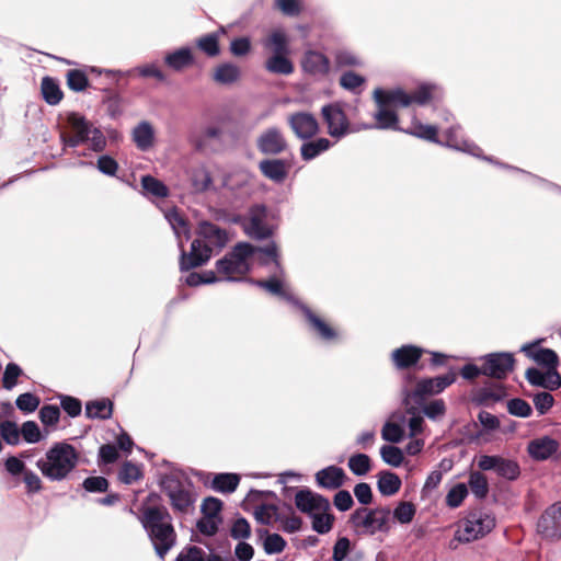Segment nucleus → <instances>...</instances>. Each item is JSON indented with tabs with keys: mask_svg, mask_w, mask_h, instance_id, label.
Here are the masks:
<instances>
[{
	"mask_svg": "<svg viewBox=\"0 0 561 561\" xmlns=\"http://www.w3.org/2000/svg\"><path fill=\"white\" fill-rule=\"evenodd\" d=\"M438 92L439 89L434 84H421L413 94H408L402 89H375L374 100L377 104V111L373 114L375 123L360 124L354 127V130L358 131L371 128L400 129L419 138L437 141V128L433 125L421 124L415 116L412 117L410 126L407 128H400L398 115L396 114L394 108L399 106H409L412 103L425 104L433 98L437 96Z\"/></svg>",
	"mask_w": 561,
	"mask_h": 561,
	"instance_id": "nucleus-1",
	"label": "nucleus"
},
{
	"mask_svg": "<svg viewBox=\"0 0 561 561\" xmlns=\"http://www.w3.org/2000/svg\"><path fill=\"white\" fill-rule=\"evenodd\" d=\"M256 256L261 264L274 263L278 266L277 249L275 244L266 248H255L250 243H238L233 250L216 264L219 277L217 280L237 282L250 271V261Z\"/></svg>",
	"mask_w": 561,
	"mask_h": 561,
	"instance_id": "nucleus-2",
	"label": "nucleus"
},
{
	"mask_svg": "<svg viewBox=\"0 0 561 561\" xmlns=\"http://www.w3.org/2000/svg\"><path fill=\"white\" fill-rule=\"evenodd\" d=\"M78 461L77 449L66 442H59L47 449L45 455L36 461V467L48 480L61 481L73 471Z\"/></svg>",
	"mask_w": 561,
	"mask_h": 561,
	"instance_id": "nucleus-3",
	"label": "nucleus"
},
{
	"mask_svg": "<svg viewBox=\"0 0 561 561\" xmlns=\"http://www.w3.org/2000/svg\"><path fill=\"white\" fill-rule=\"evenodd\" d=\"M197 233L199 239L193 241L190 254L181 253V270L203 265L211 256L213 248H222L227 242L226 232L208 221L199 224Z\"/></svg>",
	"mask_w": 561,
	"mask_h": 561,
	"instance_id": "nucleus-4",
	"label": "nucleus"
},
{
	"mask_svg": "<svg viewBox=\"0 0 561 561\" xmlns=\"http://www.w3.org/2000/svg\"><path fill=\"white\" fill-rule=\"evenodd\" d=\"M141 522L157 553L163 559L175 542V533L170 514L165 508L149 507L145 511Z\"/></svg>",
	"mask_w": 561,
	"mask_h": 561,
	"instance_id": "nucleus-5",
	"label": "nucleus"
},
{
	"mask_svg": "<svg viewBox=\"0 0 561 561\" xmlns=\"http://www.w3.org/2000/svg\"><path fill=\"white\" fill-rule=\"evenodd\" d=\"M67 123L72 135L61 134V140L65 146L77 147L82 142H89L93 151H102L106 146V139L102 131L88 122L78 113H69Z\"/></svg>",
	"mask_w": 561,
	"mask_h": 561,
	"instance_id": "nucleus-6",
	"label": "nucleus"
},
{
	"mask_svg": "<svg viewBox=\"0 0 561 561\" xmlns=\"http://www.w3.org/2000/svg\"><path fill=\"white\" fill-rule=\"evenodd\" d=\"M351 522L355 529L364 535L388 533L391 525V512L386 507L358 508L352 514Z\"/></svg>",
	"mask_w": 561,
	"mask_h": 561,
	"instance_id": "nucleus-7",
	"label": "nucleus"
},
{
	"mask_svg": "<svg viewBox=\"0 0 561 561\" xmlns=\"http://www.w3.org/2000/svg\"><path fill=\"white\" fill-rule=\"evenodd\" d=\"M495 526V520L488 514H472L460 520L457 525L454 539L450 541V548L456 549L455 542L467 543L477 540Z\"/></svg>",
	"mask_w": 561,
	"mask_h": 561,
	"instance_id": "nucleus-8",
	"label": "nucleus"
},
{
	"mask_svg": "<svg viewBox=\"0 0 561 561\" xmlns=\"http://www.w3.org/2000/svg\"><path fill=\"white\" fill-rule=\"evenodd\" d=\"M537 531L548 539L561 538V502L546 508L538 519Z\"/></svg>",
	"mask_w": 561,
	"mask_h": 561,
	"instance_id": "nucleus-9",
	"label": "nucleus"
},
{
	"mask_svg": "<svg viewBox=\"0 0 561 561\" xmlns=\"http://www.w3.org/2000/svg\"><path fill=\"white\" fill-rule=\"evenodd\" d=\"M243 228L248 236L256 239H263L272 233V228L267 224V211L264 206H254L250 209L248 217L243 221Z\"/></svg>",
	"mask_w": 561,
	"mask_h": 561,
	"instance_id": "nucleus-10",
	"label": "nucleus"
},
{
	"mask_svg": "<svg viewBox=\"0 0 561 561\" xmlns=\"http://www.w3.org/2000/svg\"><path fill=\"white\" fill-rule=\"evenodd\" d=\"M482 375L502 379L513 370L514 357L511 353H493L483 357Z\"/></svg>",
	"mask_w": 561,
	"mask_h": 561,
	"instance_id": "nucleus-11",
	"label": "nucleus"
},
{
	"mask_svg": "<svg viewBox=\"0 0 561 561\" xmlns=\"http://www.w3.org/2000/svg\"><path fill=\"white\" fill-rule=\"evenodd\" d=\"M322 115L328 125V133L332 137L340 138L348 131L347 118L337 104L323 106Z\"/></svg>",
	"mask_w": 561,
	"mask_h": 561,
	"instance_id": "nucleus-12",
	"label": "nucleus"
},
{
	"mask_svg": "<svg viewBox=\"0 0 561 561\" xmlns=\"http://www.w3.org/2000/svg\"><path fill=\"white\" fill-rule=\"evenodd\" d=\"M456 380V374L450 371L444 376L430 379H422L417 382L413 396L422 400L425 396L437 394L450 386Z\"/></svg>",
	"mask_w": 561,
	"mask_h": 561,
	"instance_id": "nucleus-13",
	"label": "nucleus"
},
{
	"mask_svg": "<svg viewBox=\"0 0 561 561\" xmlns=\"http://www.w3.org/2000/svg\"><path fill=\"white\" fill-rule=\"evenodd\" d=\"M301 68L311 77L323 78L330 71V61L322 53L309 49L301 58Z\"/></svg>",
	"mask_w": 561,
	"mask_h": 561,
	"instance_id": "nucleus-14",
	"label": "nucleus"
},
{
	"mask_svg": "<svg viewBox=\"0 0 561 561\" xmlns=\"http://www.w3.org/2000/svg\"><path fill=\"white\" fill-rule=\"evenodd\" d=\"M289 125L298 138L308 139L319 130L316 117L307 112H299L290 115Z\"/></svg>",
	"mask_w": 561,
	"mask_h": 561,
	"instance_id": "nucleus-15",
	"label": "nucleus"
},
{
	"mask_svg": "<svg viewBox=\"0 0 561 561\" xmlns=\"http://www.w3.org/2000/svg\"><path fill=\"white\" fill-rule=\"evenodd\" d=\"M295 503L298 510L310 516L316 512L329 511L330 503L323 496L309 490H301L295 496Z\"/></svg>",
	"mask_w": 561,
	"mask_h": 561,
	"instance_id": "nucleus-16",
	"label": "nucleus"
},
{
	"mask_svg": "<svg viewBox=\"0 0 561 561\" xmlns=\"http://www.w3.org/2000/svg\"><path fill=\"white\" fill-rule=\"evenodd\" d=\"M165 490L173 508L185 512L194 502L190 489L175 480H169Z\"/></svg>",
	"mask_w": 561,
	"mask_h": 561,
	"instance_id": "nucleus-17",
	"label": "nucleus"
},
{
	"mask_svg": "<svg viewBox=\"0 0 561 561\" xmlns=\"http://www.w3.org/2000/svg\"><path fill=\"white\" fill-rule=\"evenodd\" d=\"M526 378L531 385L549 390H556L561 387V376L557 369L541 371L537 368H529L526 371Z\"/></svg>",
	"mask_w": 561,
	"mask_h": 561,
	"instance_id": "nucleus-18",
	"label": "nucleus"
},
{
	"mask_svg": "<svg viewBox=\"0 0 561 561\" xmlns=\"http://www.w3.org/2000/svg\"><path fill=\"white\" fill-rule=\"evenodd\" d=\"M259 149L267 154H277L286 148V140L276 128H270L257 139Z\"/></svg>",
	"mask_w": 561,
	"mask_h": 561,
	"instance_id": "nucleus-19",
	"label": "nucleus"
},
{
	"mask_svg": "<svg viewBox=\"0 0 561 561\" xmlns=\"http://www.w3.org/2000/svg\"><path fill=\"white\" fill-rule=\"evenodd\" d=\"M522 352L547 369H557L559 358L554 351L550 348H536L535 345L527 344L522 347Z\"/></svg>",
	"mask_w": 561,
	"mask_h": 561,
	"instance_id": "nucleus-20",
	"label": "nucleus"
},
{
	"mask_svg": "<svg viewBox=\"0 0 561 561\" xmlns=\"http://www.w3.org/2000/svg\"><path fill=\"white\" fill-rule=\"evenodd\" d=\"M558 442L548 436L539 437L528 444V453L536 460H546L558 449Z\"/></svg>",
	"mask_w": 561,
	"mask_h": 561,
	"instance_id": "nucleus-21",
	"label": "nucleus"
},
{
	"mask_svg": "<svg viewBox=\"0 0 561 561\" xmlns=\"http://www.w3.org/2000/svg\"><path fill=\"white\" fill-rule=\"evenodd\" d=\"M345 473L342 468L330 466L316 474L318 484L325 489H337L344 482Z\"/></svg>",
	"mask_w": 561,
	"mask_h": 561,
	"instance_id": "nucleus-22",
	"label": "nucleus"
},
{
	"mask_svg": "<svg viewBox=\"0 0 561 561\" xmlns=\"http://www.w3.org/2000/svg\"><path fill=\"white\" fill-rule=\"evenodd\" d=\"M263 46L272 54H290L289 38L280 28L272 31L263 41Z\"/></svg>",
	"mask_w": 561,
	"mask_h": 561,
	"instance_id": "nucleus-23",
	"label": "nucleus"
},
{
	"mask_svg": "<svg viewBox=\"0 0 561 561\" xmlns=\"http://www.w3.org/2000/svg\"><path fill=\"white\" fill-rule=\"evenodd\" d=\"M404 416L393 414L388 420L381 431V436L385 440L390 443H399L404 436Z\"/></svg>",
	"mask_w": 561,
	"mask_h": 561,
	"instance_id": "nucleus-24",
	"label": "nucleus"
},
{
	"mask_svg": "<svg viewBox=\"0 0 561 561\" xmlns=\"http://www.w3.org/2000/svg\"><path fill=\"white\" fill-rule=\"evenodd\" d=\"M289 54H272L265 61V69L271 73L288 76L294 72Z\"/></svg>",
	"mask_w": 561,
	"mask_h": 561,
	"instance_id": "nucleus-25",
	"label": "nucleus"
},
{
	"mask_svg": "<svg viewBox=\"0 0 561 561\" xmlns=\"http://www.w3.org/2000/svg\"><path fill=\"white\" fill-rule=\"evenodd\" d=\"M422 355V350L415 346H402L392 353V359L397 367L405 368L415 364Z\"/></svg>",
	"mask_w": 561,
	"mask_h": 561,
	"instance_id": "nucleus-26",
	"label": "nucleus"
},
{
	"mask_svg": "<svg viewBox=\"0 0 561 561\" xmlns=\"http://www.w3.org/2000/svg\"><path fill=\"white\" fill-rule=\"evenodd\" d=\"M133 139L140 150H148L154 140L153 127L148 122H141L134 128Z\"/></svg>",
	"mask_w": 561,
	"mask_h": 561,
	"instance_id": "nucleus-27",
	"label": "nucleus"
},
{
	"mask_svg": "<svg viewBox=\"0 0 561 561\" xmlns=\"http://www.w3.org/2000/svg\"><path fill=\"white\" fill-rule=\"evenodd\" d=\"M165 64L179 71L185 67L191 66L194 62V57L192 54V49L187 47H182L171 54H168L164 58Z\"/></svg>",
	"mask_w": 561,
	"mask_h": 561,
	"instance_id": "nucleus-28",
	"label": "nucleus"
},
{
	"mask_svg": "<svg viewBox=\"0 0 561 561\" xmlns=\"http://www.w3.org/2000/svg\"><path fill=\"white\" fill-rule=\"evenodd\" d=\"M190 181L194 192L202 193L207 191L211 185V176L204 165H198L190 171Z\"/></svg>",
	"mask_w": 561,
	"mask_h": 561,
	"instance_id": "nucleus-29",
	"label": "nucleus"
},
{
	"mask_svg": "<svg viewBox=\"0 0 561 561\" xmlns=\"http://www.w3.org/2000/svg\"><path fill=\"white\" fill-rule=\"evenodd\" d=\"M260 170L274 182H283L287 175L285 163L280 160H264L260 163Z\"/></svg>",
	"mask_w": 561,
	"mask_h": 561,
	"instance_id": "nucleus-30",
	"label": "nucleus"
},
{
	"mask_svg": "<svg viewBox=\"0 0 561 561\" xmlns=\"http://www.w3.org/2000/svg\"><path fill=\"white\" fill-rule=\"evenodd\" d=\"M165 219L168 220V222L170 224L174 231V234L179 239V247L181 251L184 252L183 242L181 238L184 237L186 240L188 239V228L186 221L175 209L168 211L165 214Z\"/></svg>",
	"mask_w": 561,
	"mask_h": 561,
	"instance_id": "nucleus-31",
	"label": "nucleus"
},
{
	"mask_svg": "<svg viewBox=\"0 0 561 561\" xmlns=\"http://www.w3.org/2000/svg\"><path fill=\"white\" fill-rule=\"evenodd\" d=\"M401 488L400 478L390 471H381L378 479V490L382 495H393Z\"/></svg>",
	"mask_w": 561,
	"mask_h": 561,
	"instance_id": "nucleus-32",
	"label": "nucleus"
},
{
	"mask_svg": "<svg viewBox=\"0 0 561 561\" xmlns=\"http://www.w3.org/2000/svg\"><path fill=\"white\" fill-rule=\"evenodd\" d=\"M240 482V478L236 473H219L213 479V488L218 492L231 493Z\"/></svg>",
	"mask_w": 561,
	"mask_h": 561,
	"instance_id": "nucleus-33",
	"label": "nucleus"
},
{
	"mask_svg": "<svg viewBox=\"0 0 561 561\" xmlns=\"http://www.w3.org/2000/svg\"><path fill=\"white\" fill-rule=\"evenodd\" d=\"M240 77V70L232 64H224L216 68L214 80L221 84H230L236 82Z\"/></svg>",
	"mask_w": 561,
	"mask_h": 561,
	"instance_id": "nucleus-34",
	"label": "nucleus"
},
{
	"mask_svg": "<svg viewBox=\"0 0 561 561\" xmlns=\"http://www.w3.org/2000/svg\"><path fill=\"white\" fill-rule=\"evenodd\" d=\"M42 94L44 100L50 105L58 104L62 99V92L59 85L49 77L44 78L42 81Z\"/></svg>",
	"mask_w": 561,
	"mask_h": 561,
	"instance_id": "nucleus-35",
	"label": "nucleus"
},
{
	"mask_svg": "<svg viewBox=\"0 0 561 561\" xmlns=\"http://www.w3.org/2000/svg\"><path fill=\"white\" fill-rule=\"evenodd\" d=\"M330 146L331 142L327 138H319L314 141L306 142L301 146V156L305 160H311L328 150Z\"/></svg>",
	"mask_w": 561,
	"mask_h": 561,
	"instance_id": "nucleus-36",
	"label": "nucleus"
},
{
	"mask_svg": "<svg viewBox=\"0 0 561 561\" xmlns=\"http://www.w3.org/2000/svg\"><path fill=\"white\" fill-rule=\"evenodd\" d=\"M468 483L476 497L483 499L486 496L489 492V484L484 474L479 471L471 472Z\"/></svg>",
	"mask_w": 561,
	"mask_h": 561,
	"instance_id": "nucleus-37",
	"label": "nucleus"
},
{
	"mask_svg": "<svg viewBox=\"0 0 561 561\" xmlns=\"http://www.w3.org/2000/svg\"><path fill=\"white\" fill-rule=\"evenodd\" d=\"M255 284L273 295H277L286 299H289L290 297L285 283L277 276L271 277L267 280H257Z\"/></svg>",
	"mask_w": 561,
	"mask_h": 561,
	"instance_id": "nucleus-38",
	"label": "nucleus"
},
{
	"mask_svg": "<svg viewBox=\"0 0 561 561\" xmlns=\"http://www.w3.org/2000/svg\"><path fill=\"white\" fill-rule=\"evenodd\" d=\"M85 413L92 419H107L112 414V404L105 400L93 401L87 404Z\"/></svg>",
	"mask_w": 561,
	"mask_h": 561,
	"instance_id": "nucleus-39",
	"label": "nucleus"
},
{
	"mask_svg": "<svg viewBox=\"0 0 561 561\" xmlns=\"http://www.w3.org/2000/svg\"><path fill=\"white\" fill-rule=\"evenodd\" d=\"M381 459L389 466L398 468L404 460V455L399 447L392 445H383L380 448Z\"/></svg>",
	"mask_w": 561,
	"mask_h": 561,
	"instance_id": "nucleus-40",
	"label": "nucleus"
},
{
	"mask_svg": "<svg viewBox=\"0 0 561 561\" xmlns=\"http://www.w3.org/2000/svg\"><path fill=\"white\" fill-rule=\"evenodd\" d=\"M348 468L355 476H365L370 471V458L365 454H356L350 457Z\"/></svg>",
	"mask_w": 561,
	"mask_h": 561,
	"instance_id": "nucleus-41",
	"label": "nucleus"
},
{
	"mask_svg": "<svg viewBox=\"0 0 561 561\" xmlns=\"http://www.w3.org/2000/svg\"><path fill=\"white\" fill-rule=\"evenodd\" d=\"M415 506L411 502H400L393 510V518L400 524H410L415 516Z\"/></svg>",
	"mask_w": 561,
	"mask_h": 561,
	"instance_id": "nucleus-42",
	"label": "nucleus"
},
{
	"mask_svg": "<svg viewBox=\"0 0 561 561\" xmlns=\"http://www.w3.org/2000/svg\"><path fill=\"white\" fill-rule=\"evenodd\" d=\"M21 435L23 436L25 442L30 444H35L41 442L42 439H45L48 435V432L42 434L38 425L35 422L27 421L23 423L21 427Z\"/></svg>",
	"mask_w": 561,
	"mask_h": 561,
	"instance_id": "nucleus-43",
	"label": "nucleus"
},
{
	"mask_svg": "<svg viewBox=\"0 0 561 561\" xmlns=\"http://www.w3.org/2000/svg\"><path fill=\"white\" fill-rule=\"evenodd\" d=\"M142 188L157 197H165L168 195V187L153 176L146 175L141 179Z\"/></svg>",
	"mask_w": 561,
	"mask_h": 561,
	"instance_id": "nucleus-44",
	"label": "nucleus"
},
{
	"mask_svg": "<svg viewBox=\"0 0 561 561\" xmlns=\"http://www.w3.org/2000/svg\"><path fill=\"white\" fill-rule=\"evenodd\" d=\"M495 472L508 480H515L520 473L517 462L503 457H501Z\"/></svg>",
	"mask_w": 561,
	"mask_h": 561,
	"instance_id": "nucleus-45",
	"label": "nucleus"
},
{
	"mask_svg": "<svg viewBox=\"0 0 561 561\" xmlns=\"http://www.w3.org/2000/svg\"><path fill=\"white\" fill-rule=\"evenodd\" d=\"M468 495V489L465 483L454 485L446 495V504L449 507H458Z\"/></svg>",
	"mask_w": 561,
	"mask_h": 561,
	"instance_id": "nucleus-46",
	"label": "nucleus"
},
{
	"mask_svg": "<svg viewBox=\"0 0 561 561\" xmlns=\"http://www.w3.org/2000/svg\"><path fill=\"white\" fill-rule=\"evenodd\" d=\"M312 528L319 534H325L331 530L333 518L328 511L316 512L311 515Z\"/></svg>",
	"mask_w": 561,
	"mask_h": 561,
	"instance_id": "nucleus-47",
	"label": "nucleus"
},
{
	"mask_svg": "<svg viewBox=\"0 0 561 561\" xmlns=\"http://www.w3.org/2000/svg\"><path fill=\"white\" fill-rule=\"evenodd\" d=\"M305 312L310 323L319 332L322 339L332 340L335 337L334 330L330 328L324 321H322L320 318L311 313V311L308 309H306Z\"/></svg>",
	"mask_w": 561,
	"mask_h": 561,
	"instance_id": "nucleus-48",
	"label": "nucleus"
},
{
	"mask_svg": "<svg viewBox=\"0 0 561 561\" xmlns=\"http://www.w3.org/2000/svg\"><path fill=\"white\" fill-rule=\"evenodd\" d=\"M141 478V469L139 466L125 462L119 471V479L126 484H131Z\"/></svg>",
	"mask_w": 561,
	"mask_h": 561,
	"instance_id": "nucleus-49",
	"label": "nucleus"
},
{
	"mask_svg": "<svg viewBox=\"0 0 561 561\" xmlns=\"http://www.w3.org/2000/svg\"><path fill=\"white\" fill-rule=\"evenodd\" d=\"M198 48L208 56H216L219 54L218 37L215 34H208L197 39Z\"/></svg>",
	"mask_w": 561,
	"mask_h": 561,
	"instance_id": "nucleus-50",
	"label": "nucleus"
},
{
	"mask_svg": "<svg viewBox=\"0 0 561 561\" xmlns=\"http://www.w3.org/2000/svg\"><path fill=\"white\" fill-rule=\"evenodd\" d=\"M0 432L3 439L10 445H16L20 440L21 430L15 423L7 421L0 425Z\"/></svg>",
	"mask_w": 561,
	"mask_h": 561,
	"instance_id": "nucleus-51",
	"label": "nucleus"
},
{
	"mask_svg": "<svg viewBox=\"0 0 561 561\" xmlns=\"http://www.w3.org/2000/svg\"><path fill=\"white\" fill-rule=\"evenodd\" d=\"M286 547L285 539L278 534H270L264 540V550L268 554L279 553Z\"/></svg>",
	"mask_w": 561,
	"mask_h": 561,
	"instance_id": "nucleus-52",
	"label": "nucleus"
},
{
	"mask_svg": "<svg viewBox=\"0 0 561 561\" xmlns=\"http://www.w3.org/2000/svg\"><path fill=\"white\" fill-rule=\"evenodd\" d=\"M507 410L512 415L528 417L531 414V407L523 399H512L507 403Z\"/></svg>",
	"mask_w": 561,
	"mask_h": 561,
	"instance_id": "nucleus-53",
	"label": "nucleus"
},
{
	"mask_svg": "<svg viewBox=\"0 0 561 561\" xmlns=\"http://www.w3.org/2000/svg\"><path fill=\"white\" fill-rule=\"evenodd\" d=\"M16 407L23 411V412H26V413H31V412H34L38 405H39V399L30 393V392H26V393H22L16 399Z\"/></svg>",
	"mask_w": 561,
	"mask_h": 561,
	"instance_id": "nucleus-54",
	"label": "nucleus"
},
{
	"mask_svg": "<svg viewBox=\"0 0 561 561\" xmlns=\"http://www.w3.org/2000/svg\"><path fill=\"white\" fill-rule=\"evenodd\" d=\"M174 561H206V556L202 548L192 546L183 548Z\"/></svg>",
	"mask_w": 561,
	"mask_h": 561,
	"instance_id": "nucleus-55",
	"label": "nucleus"
},
{
	"mask_svg": "<svg viewBox=\"0 0 561 561\" xmlns=\"http://www.w3.org/2000/svg\"><path fill=\"white\" fill-rule=\"evenodd\" d=\"M60 410L56 405H44L39 411V419L46 426H54L59 421Z\"/></svg>",
	"mask_w": 561,
	"mask_h": 561,
	"instance_id": "nucleus-56",
	"label": "nucleus"
},
{
	"mask_svg": "<svg viewBox=\"0 0 561 561\" xmlns=\"http://www.w3.org/2000/svg\"><path fill=\"white\" fill-rule=\"evenodd\" d=\"M68 87L73 91H82L88 85V79L82 71L70 70L67 73Z\"/></svg>",
	"mask_w": 561,
	"mask_h": 561,
	"instance_id": "nucleus-57",
	"label": "nucleus"
},
{
	"mask_svg": "<svg viewBox=\"0 0 561 561\" xmlns=\"http://www.w3.org/2000/svg\"><path fill=\"white\" fill-rule=\"evenodd\" d=\"M222 503L216 497H207L202 504V512L204 517L220 518V511Z\"/></svg>",
	"mask_w": 561,
	"mask_h": 561,
	"instance_id": "nucleus-58",
	"label": "nucleus"
},
{
	"mask_svg": "<svg viewBox=\"0 0 561 561\" xmlns=\"http://www.w3.org/2000/svg\"><path fill=\"white\" fill-rule=\"evenodd\" d=\"M22 374L21 368L16 364H8L3 374V387L12 389L16 385L19 376Z\"/></svg>",
	"mask_w": 561,
	"mask_h": 561,
	"instance_id": "nucleus-59",
	"label": "nucleus"
},
{
	"mask_svg": "<svg viewBox=\"0 0 561 561\" xmlns=\"http://www.w3.org/2000/svg\"><path fill=\"white\" fill-rule=\"evenodd\" d=\"M446 407L443 400H433L423 408L424 414L431 420H437L445 414Z\"/></svg>",
	"mask_w": 561,
	"mask_h": 561,
	"instance_id": "nucleus-60",
	"label": "nucleus"
},
{
	"mask_svg": "<svg viewBox=\"0 0 561 561\" xmlns=\"http://www.w3.org/2000/svg\"><path fill=\"white\" fill-rule=\"evenodd\" d=\"M553 397L548 392H540L534 397V404L540 415L547 413L553 405Z\"/></svg>",
	"mask_w": 561,
	"mask_h": 561,
	"instance_id": "nucleus-61",
	"label": "nucleus"
},
{
	"mask_svg": "<svg viewBox=\"0 0 561 561\" xmlns=\"http://www.w3.org/2000/svg\"><path fill=\"white\" fill-rule=\"evenodd\" d=\"M351 542L348 538H339L333 547L332 559L334 561H344L350 552Z\"/></svg>",
	"mask_w": 561,
	"mask_h": 561,
	"instance_id": "nucleus-62",
	"label": "nucleus"
},
{
	"mask_svg": "<svg viewBox=\"0 0 561 561\" xmlns=\"http://www.w3.org/2000/svg\"><path fill=\"white\" fill-rule=\"evenodd\" d=\"M276 514V508L273 505H261L255 508L254 516L256 520L263 525L272 523Z\"/></svg>",
	"mask_w": 561,
	"mask_h": 561,
	"instance_id": "nucleus-63",
	"label": "nucleus"
},
{
	"mask_svg": "<svg viewBox=\"0 0 561 561\" xmlns=\"http://www.w3.org/2000/svg\"><path fill=\"white\" fill-rule=\"evenodd\" d=\"M231 537L234 539H245L250 536L251 529L249 523L244 518H238L230 530Z\"/></svg>",
	"mask_w": 561,
	"mask_h": 561,
	"instance_id": "nucleus-64",
	"label": "nucleus"
}]
</instances>
